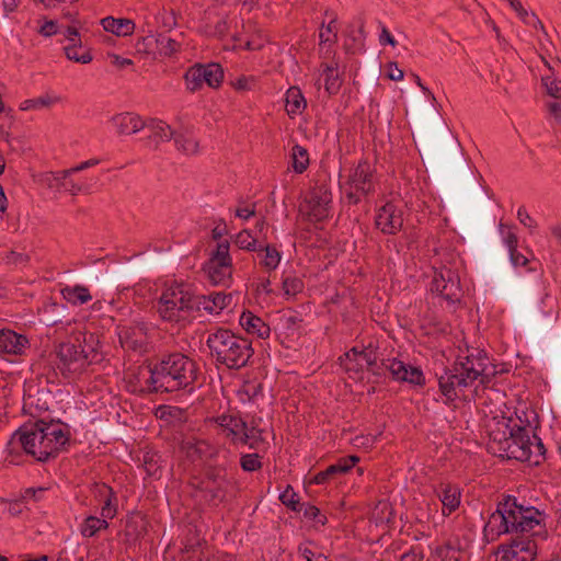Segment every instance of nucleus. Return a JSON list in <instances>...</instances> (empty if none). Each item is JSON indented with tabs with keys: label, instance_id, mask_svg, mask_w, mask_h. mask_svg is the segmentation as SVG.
<instances>
[{
	"label": "nucleus",
	"instance_id": "f257e3e1",
	"mask_svg": "<svg viewBox=\"0 0 561 561\" xmlns=\"http://www.w3.org/2000/svg\"><path fill=\"white\" fill-rule=\"evenodd\" d=\"M149 377L145 380L149 393H171L193 389L198 366L181 352L163 354L147 362Z\"/></svg>",
	"mask_w": 561,
	"mask_h": 561
},
{
	"label": "nucleus",
	"instance_id": "f03ea898",
	"mask_svg": "<svg viewBox=\"0 0 561 561\" xmlns=\"http://www.w3.org/2000/svg\"><path fill=\"white\" fill-rule=\"evenodd\" d=\"M14 437L23 450L39 462H47L55 459L60 453L66 451L70 442L68 425L55 421L24 423L15 433Z\"/></svg>",
	"mask_w": 561,
	"mask_h": 561
},
{
	"label": "nucleus",
	"instance_id": "7ed1b4c3",
	"mask_svg": "<svg viewBox=\"0 0 561 561\" xmlns=\"http://www.w3.org/2000/svg\"><path fill=\"white\" fill-rule=\"evenodd\" d=\"M542 528V512L534 506H525L518 503L513 495H506L499 502L495 512H493L483 533L485 537L495 540L503 534L528 533L536 535L535 528Z\"/></svg>",
	"mask_w": 561,
	"mask_h": 561
},
{
	"label": "nucleus",
	"instance_id": "20e7f679",
	"mask_svg": "<svg viewBox=\"0 0 561 561\" xmlns=\"http://www.w3.org/2000/svg\"><path fill=\"white\" fill-rule=\"evenodd\" d=\"M206 345L217 364L239 370L248 366L254 355L252 342L226 328L209 332Z\"/></svg>",
	"mask_w": 561,
	"mask_h": 561
},
{
	"label": "nucleus",
	"instance_id": "39448f33",
	"mask_svg": "<svg viewBox=\"0 0 561 561\" xmlns=\"http://www.w3.org/2000/svg\"><path fill=\"white\" fill-rule=\"evenodd\" d=\"M488 357L483 355L473 360V354L463 359H457L451 369L445 368L444 374L438 377V386L442 394L446 398V403L453 402L458 398L457 389L462 390L471 386L480 375L486 369Z\"/></svg>",
	"mask_w": 561,
	"mask_h": 561
},
{
	"label": "nucleus",
	"instance_id": "423d86ee",
	"mask_svg": "<svg viewBox=\"0 0 561 561\" xmlns=\"http://www.w3.org/2000/svg\"><path fill=\"white\" fill-rule=\"evenodd\" d=\"M201 310L199 295H194L184 284L168 288L160 297L158 312L170 322L184 320L190 312Z\"/></svg>",
	"mask_w": 561,
	"mask_h": 561
},
{
	"label": "nucleus",
	"instance_id": "0eeeda50",
	"mask_svg": "<svg viewBox=\"0 0 561 561\" xmlns=\"http://www.w3.org/2000/svg\"><path fill=\"white\" fill-rule=\"evenodd\" d=\"M230 483L231 480L228 478L225 466L207 465L203 470L202 478L194 484V488L205 494V499L209 504L217 506L226 501Z\"/></svg>",
	"mask_w": 561,
	"mask_h": 561
},
{
	"label": "nucleus",
	"instance_id": "6e6552de",
	"mask_svg": "<svg viewBox=\"0 0 561 561\" xmlns=\"http://www.w3.org/2000/svg\"><path fill=\"white\" fill-rule=\"evenodd\" d=\"M203 271L214 285L228 287L231 284L233 265L228 240L217 243L216 249L210 253L209 259L204 264Z\"/></svg>",
	"mask_w": 561,
	"mask_h": 561
},
{
	"label": "nucleus",
	"instance_id": "1a4fd4ad",
	"mask_svg": "<svg viewBox=\"0 0 561 561\" xmlns=\"http://www.w3.org/2000/svg\"><path fill=\"white\" fill-rule=\"evenodd\" d=\"M116 333L122 347L144 355L150 351L149 325L144 321L118 324Z\"/></svg>",
	"mask_w": 561,
	"mask_h": 561
},
{
	"label": "nucleus",
	"instance_id": "9d476101",
	"mask_svg": "<svg viewBox=\"0 0 561 561\" xmlns=\"http://www.w3.org/2000/svg\"><path fill=\"white\" fill-rule=\"evenodd\" d=\"M531 447L529 430L526 426L514 424L508 428V437L504 436V443H501L500 450H503L508 459L531 461Z\"/></svg>",
	"mask_w": 561,
	"mask_h": 561
},
{
	"label": "nucleus",
	"instance_id": "9b49d317",
	"mask_svg": "<svg viewBox=\"0 0 561 561\" xmlns=\"http://www.w3.org/2000/svg\"><path fill=\"white\" fill-rule=\"evenodd\" d=\"M208 423L213 425L217 436L227 439L233 446L240 445L242 433L247 430V422L239 413H222L210 417Z\"/></svg>",
	"mask_w": 561,
	"mask_h": 561
},
{
	"label": "nucleus",
	"instance_id": "f8f14e48",
	"mask_svg": "<svg viewBox=\"0 0 561 561\" xmlns=\"http://www.w3.org/2000/svg\"><path fill=\"white\" fill-rule=\"evenodd\" d=\"M308 205V216L312 221H322L329 217L332 204V193L330 185L325 182H316L306 198Z\"/></svg>",
	"mask_w": 561,
	"mask_h": 561
},
{
	"label": "nucleus",
	"instance_id": "ddd939ff",
	"mask_svg": "<svg viewBox=\"0 0 561 561\" xmlns=\"http://www.w3.org/2000/svg\"><path fill=\"white\" fill-rule=\"evenodd\" d=\"M56 354L59 359L58 368L64 376L81 373L90 366L87 355L81 353L80 345L77 343L59 344Z\"/></svg>",
	"mask_w": 561,
	"mask_h": 561
},
{
	"label": "nucleus",
	"instance_id": "4468645a",
	"mask_svg": "<svg viewBox=\"0 0 561 561\" xmlns=\"http://www.w3.org/2000/svg\"><path fill=\"white\" fill-rule=\"evenodd\" d=\"M431 291L439 295L449 304L460 300L461 288L458 275L450 268L443 267L435 272L431 283Z\"/></svg>",
	"mask_w": 561,
	"mask_h": 561
},
{
	"label": "nucleus",
	"instance_id": "2eb2a0df",
	"mask_svg": "<svg viewBox=\"0 0 561 561\" xmlns=\"http://www.w3.org/2000/svg\"><path fill=\"white\" fill-rule=\"evenodd\" d=\"M375 224L382 233L396 234L403 227L402 210L392 202H388L379 208Z\"/></svg>",
	"mask_w": 561,
	"mask_h": 561
},
{
	"label": "nucleus",
	"instance_id": "dca6fc26",
	"mask_svg": "<svg viewBox=\"0 0 561 561\" xmlns=\"http://www.w3.org/2000/svg\"><path fill=\"white\" fill-rule=\"evenodd\" d=\"M389 373L398 381H405L415 386H424L425 377L421 368L404 364L401 360L392 358L389 360Z\"/></svg>",
	"mask_w": 561,
	"mask_h": 561
},
{
	"label": "nucleus",
	"instance_id": "f3484780",
	"mask_svg": "<svg viewBox=\"0 0 561 561\" xmlns=\"http://www.w3.org/2000/svg\"><path fill=\"white\" fill-rule=\"evenodd\" d=\"M347 184L366 196L374 191L373 170L367 160H360L350 174Z\"/></svg>",
	"mask_w": 561,
	"mask_h": 561
},
{
	"label": "nucleus",
	"instance_id": "a211bd4d",
	"mask_svg": "<svg viewBox=\"0 0 561 561\" xmlns=\"http://www.w3.org/2000/svg\"><path fill=\"white\" fill-rule=\"evenodd\" d=\"M28 339L10 329L0 330V355H22Z\"/></svg>",
	"mask_w": 561,
	"mask_h": 561
},
{
	"label": "nucleus",
	"instance_id": "6ab92c4d",
	"mask_svg": "<svg viewBox=\"0 0 561 561\" xmlns=\"http://www.w3.org/2000/svg\"><path fill=\"white\" fill-rule=\"evenodd\" d=\"M93 492L101 504V516L105 520L114 518L117 512V497L113 489L105 483H94Z\"/></svg>",
	"mask_w": 561,
	"mask_h": 561
},
{
	"label": "nucleus",
	"instance_id": "aec40b11",
	"mask_svg": "<svg viewBox=\"0 0 561 561\" xmlns=\"http://www.w3.org/2000/svg\"><path fill=\"white\" fill-rule=\"evenodd\" d=\"M542 528L536 527L535 531H538V534L534 535L531 531L528 533H519L516 534L517 542L520 549L519 556L520 561H534L537 556L538 546L534 537L540 536L543 533H546V524H545V514L542 513Z\"/></svg>",
	"mask_w": 561,
	"mask_h": 561
},
{
	"label": "nucleus",
	"instance_id": "412c9836",
	"mask_svg": "<svg viewBox=\"0 0 561 561\" xmlns=\"http://www.w3.org/2000/svg\"><path fill=\"white\" fill-rule=\"evenodd\" d=\"M239 323L247 333L255 334L260 339H267L271 334L270 325L251 311H243L240 316Z\"/></svg>",
	"mask_w": 561,
	"mask_h": 561
},
{
	"label": "nucleus",
	"instance_id": "4be33fe9",
	"mask_svg": "<svg viewBox=\"0 0 561 561\" xmlns=\"http://www.w3.org/2000/svg\"><path fill=\"white\" fill-rule=\"evenodd\" d=\"M82 340L79 336L76 337V342L80 345L81 353L87 355L89 364L99 363L102 358L100 352V341L98 335L91 332L80 333Z\"/></svg>",
	"mask_w": 561,
	"mask_h": 561
},
{
	"label": "nucleus",
	"instance_id": "5701e85b",
	"mask_svg": "<svg viewBox=\"0 0 561 561\" xmlns=\"http://www.w3.org/2000/svg\"><path fill=\"white\" fill-rule=\"evenodd\" d=\"M437 495L443 503V514L448 516L455 512L460 504V490L456 485L442 484L437 490Z\"/></svg>",
	"mask_w": 561,
	"mask_h": 561
},
{
	"label": "nucleus",
	"instance_id": "b1692460",
	"mask_svg": "<svg viewBox=\"0 0 561 561\" xmlns=\"http://www.w3.org/2000/svg\"><path fill=\"white\" fill-rule=\"evenodd\" d=\"M147 533V520L140 513L130 514L125 523L124 536L127 541L135 542Z\"/></svg>",
	"mask_w": 561,
	"mask_h": 561
},
{
	"label": "nucleus",
	"instance_id": "393cba45",
	"mask_svg": "<svg viewBox=\"0 0 561 561\" xmlns=\"http://www.w3.org/2000/svg\"><path fill=\"white\" fill-rule=\"evenodd\" d=\"M201 298V309H204L208 312H216L219 313V311L228 308L233 300V297L231 294H225V293H213L208 296H199Z\"/></svg>",
	"mask_w": 561,
	"mask_h": 561
},
{
	"label": "nucleus",
	"instance_id": "a878e982",
	"mask_svg": "<svg viewBox=\"0 0 561 561\" xmlns=\"http://www.w3.org/2000/svg\"><path fill=\"white\" fill-rule=\"evenodd\" d=\"M183 449L186 456L192 460L209 458L215 455L214 447L204 439H192L183 443Z\"/></svg>",
	"mask_w": 561,
	"mask_h": 561
},
{
	"label": "nucleus",
	"instance_id": "bb28decb",
	"mask_svg": "<svg viewBox=\"0 0 561 561\" xmlns=\"http://www.w3.org/2000/svg\"><path fill=\"white\" fill-rule=\"evenodd\" d=\"M119 134L130 135L145 128L140 116L133 113H123L114 117Z\"/></svg>",
	"mask_w": 561,
	"mask_h": 561
},
{
	"label": "nucleus",
	"instance_id": "cd10ccee",
	"mask_svg": "<svg viewBox=\"0 0 561 561\" xmlns=\"http://www.w3.org/2000/svg\"><path fill=\"white\" fill-rule=\"evenodd\" d=\"M101 24L106 32H111L116 36L130 35L135 30V23L129 19L107 16L102 19Z\"/></svg>",
	"mask_w": 561,
	"mask_h": 561
},
{
	"label": "nucleus",
	"instance_id": "c85d7f7f",
	"mask_svg": "<svg viewBox=\"0 0 561 561\" xmlns=\"http://www.w3.org/2000/svg\"><path fill=\"white\" fill-rule=\"evenodd\" d=\"M286 112L293 117L301 114L307 107L306 99L298 87H290L286 92Z\"/></svg>",
	"mask_w": 561,
	"mask_h": 561
},
{
	"label": "nucleus",
	"instance_id": "c756f323",
	"mask_svg": "<svg viewBox=\"0 0 561 561\" xmlns=\"http://www.w3.org/2000/svg\"><path fill=\"white\" fill-rule=\"evenodd\" d=\"M145 128L149 131L148 139L153 140L156 146L161 141H169L174 135L171 127L162 121L151 119Z\"/></svg>",
	"mask_w": 561,
	"mask_h": 561
},
{
	"label": "nucleus",
	"instance_id": "7c9ffc66",
	"mask_svg": "<svg viewBox=\"0 0 561 561\" xmlns=\"http://www.w3.org/2000/svg\"><path fill=\"white\" fill-rule=\"evenodd\" d=\"M393 518V507L386 500L378 501L370 513V520H373L376 526L388 525L392 523Z\"/></svg>",
	"mask_w": 561,
	"mask_h": 561
},
{
	"label": "nucleus",
	"instance_id": "2f4dec72",
	"mask_svg": "<svg viewBox=\"0 0 561 561\" xmlns=\"http://www.w3.org/2000/svg\"><path fill=\"white\" fill-rule=\"evenodd\" d=\"M263 432L264 431L253 422L250 425L247 423V430L242 433L240 445L248 446L250 449L254 450L260 449L262 445L266 444Z\"/></svg>",
	"mask_w": 561,
	"mask_h": 561
},
{
	"label": "nucleus",
	"instance_id": "473e14b6",
	"mask_svg": "<svg viewBox=\"0 0 561 561\" xmlns=\"http://www.w3.org/2000/svg\"><path fill=\"white\" fill-rule=\"evenodd\" d=\"M61 294L72 305H83L92 299L89 289L81 285L66 286Z\"/></svg>",
	"mask_w": 561,
	"mask_h": 561
},
{
	"label": "nucleus",
	"instance_id": "72a5a7b5",
	"mask_svg": "<svg viewBox=\"0 0 561 561\" xmlns=\"http://www.w3.org/2000/svg\"><path fill=\"white\" fill-rule=\"evenodd\" d=\"M202 71H204V83L213 89L220 87L224 80V69L219 64L210 62L202 65Z\"/></svg>",
	"mask_w": 561,
	"mask_h": 561
},
{
	"label": "nucleus",
	"instance_id": "f704fd0d",
	"mask_svg": "<svg viewBox=\"0 0 561 561\" xmlns=\"http://www.w3.org/2000/svg\"><path fill=\"white\" fill-rule=\"evenodd\" d=\"M358 461L359 457L356 455L341 457L335 463L325 469L327 474L334 480L337 476L346 474Z\"/></svg>",
	"mask_w": 561,
	"mask_h": 561
},
{
	"label": "nucleus",
	"instance_id": "c9c22d12",
	"mask_svg": "<svg viewBox=\"0 0 561 561\" xmlns=\"http://www.w3.org/2000/svg\"><path fill=\"white\" fill-rule=\"evenodd\" d=\"M176 148L185 154H195L198 151V140L192 133H178L173 135Z\"/></svg>",
	"mask_w": 561,
	"mask_h": 561
},
{
	"label": "nucleus",
	"instance_id": "e433bc0d",
	"mask_svg": "<svg viewBox=\"0 0 561 561\" xmlns=\"http://www.w3.org/2000/svg\"><path fill=\"white\" fill-rule=\"evenodd\" d=\"M322 75L324 76V88L325 91L332 95L339 92L342 81L339 77L337 68L322 64Z\"/></svg>",
	"mask_w": 561,
	"mask_h": 561
},
{
	"label": "nucleus",
	"instance_id": "4c0bfd02",
	"mask_svg": "<svg viewBox=\"0 0 561 561\" xmlns=\"http://www.w3.org/2000/svg\"><path fill=\"white\" fill-rule=\"evenodd\" d=\"M259 253L264 252V259L261 261V265L267 271H274L277 268L280 262V252L273 244L260 245L256 250Z\"/></svg>",
	"mask_w": 561,
	"mask_h": 561
},
{
	"label": "nucleus",
	"instance_id": "58836bf2",
	"mask_svg": "<svg viewBox=\"0 0 561 561\" xmlns=\"http://www.w3.org/2000/svg\"><path fill=\"white\" fill-rule=\"evenodd\" d=\"M154 39L156 48L161 56L171 57L179 51L180 44L168 34H159Z\"/></svg>",
	"mask_w": 561,
	"mask_h": 561
},
{
	"label": "nucleus",
	"instance_id": "ea45409f",
	"mask_svg": "<svg viewBox=\"0 0 561 561\" xmlns=\"http://www.w3.org/2000/svg\"><path fill=\"white\" fill-rule=\"evenodd\" d=\"M204 71H202V64H196L188 68L184 75L186 88L191 92H196L202 89L204 81Z\"/></svg>",
	"mask_w": 561,
	"mask_h": 561
},
{
	"label": "nucleus",
	"instance_id": "a19ab883",
	"mask_svg": "<svg viewBox=\"0 0 561 561\" xmlns=\"http://www.w3.org/2000/svg\"><path fill=\"white\" fill-rule=\"evenodd\" d=\"M523 549L517 542V537H513L508 543L499 547L497 561H520L519 551Z\"/></svg>",
	"mask_w": 561,
	"mask_h": 561
},
{
	"label": "nucleus",
	"instance_id": "79ce46f5",
	"mask_svg": "<svg viewBox=\"0 0 561 561\" xmlns=\"http://www.w3.org/2000/svg\"><path fill=\"white\" fill-rule=\"evenodd\" d=\"M293 169L296 173H304L309 165V153L307 149L300 145L291 148Z\"/></svg>",
	"mask_w": 561,
	"mask_h": 561
},
{
	"label": "nucleus",
	"instance_id": "37998d69",
	"mask_svg": "<svg viewBox=\"0 0 561 561\" xmlns=\"http://www.w3.org/2000/svg\"><path fill=\"white\" fill-rule=\"evenodd\" d=\"M81 47H82L81 38H78V41L75 43H70L69 45H67L64 48L66 57L69 60L75 61V62H80V64L91 62L93 57H92L90 50H85L82 54L78 53V49Z\"/></svg>",
	"mask_w": 561,
	"mask_h": 561
},
{
	"label": "nucleus",
	"instance_id": "c03bdc74",
	"mask_svg": "<svg viewBox=\"0 0 561 561\" xmlns=\"http://www.w3.org/2000/svg\"><path fill=\"white\" fill-rule=\"evenodd\" d=\"M107 527L108 523L103 517L99 518L95 516H89L81 525V535L83 537L90 538L93 537L99 530L106 529Z\"/></svg>",
	"mask_w": 561,
	"mask_h": 561
},
{
	"label": "nucleus",
	"instance_id": "a18cd8bd",
	"mask_svg": "<svg viewBox=\"0 0 561 561\" xmlns=\"http://www.w3.org/2000/svg\"><path fill=\"white\" fill-rule=\"evenodd\" d=\"M59 98H51L48 94L41 95L35 99H28L21 103L20 110L22 111H28V110H37L42 107H49L56 102H59Z\"/></svg>",
	"mask_w": 561,
	"mask_h": 561
},
{
	"label": "nucleus",
	"instance_id": "49530a36",
	"mask_svg": "<svg viewBox=\"0 0 561 561\" xmlns=\"http://www.w3.org/2000/svg\"><path fill=\"white\" fill-rule=\"evenodd\" d=\"M233 243L239 250H247L249 252L257 250V240L245 229L234 236Z\"/></svg>",
	"mask_w": 561,
	"mask_h": 561
},
{
	"label": "nucleus",
	"instance_id": "de8ad7c7",
	"mask_svg": "<svg viewBox=\"0 0 561 561\" xmlns=\"http://www.w3.org/2000/svg\"><path fill=\"white\" fill-rule=\"evenodd\" d=\"M435 556L440 561H460V549L456 548L450 541L435 548Z\"/></svg>",
	"mask_w": 561,
	"mask_h": 561
},
{
	"label": "nucleus",
	"instance_id": "09e8293b",
	"mask_svg": "<svg viewBox=\"0 0 561 561\" xmlns=\"http://www.w3.org/2000/svg\"><path fill=\"white\" fill-rule=\"evenodd\" d=\"M279 501L293 512H301L305 506V503H300L297 499V494L291 485H287L280 493Z\"/></svg>",
	"mask_w": 561,
	"mask_h": 561
},
{
	"label": "nucleus",
	"instance_id": "8fccbe9b",
	"mask_svg": "<svg viewBox=\"0 0 561 561\" xmlns=\"http://www.w3.org/2000/svg\"><path fill=\"white\" fill-rule=\"evenodd\" d=\"M261 456L257 453L244 454L240 457V467L245 472H253L262 469Z\"/></svg>",
	"mask_w": 561,
	"mask_h": 561
},
{
	"label": "nucleus",
	"instance_id": "3c124183",
	"mask_svg": "<svg viewBox=\"0 0 561 561\" xmlns=\"http://www.w3.org/2000/svg\"><path fill=\"white\" fill-rule=\"evenodd\" d=\"M304 287L302 279L297 276H286L283 279V290L287 296H296L302 291Z\"/></svg>",
	"mask_w": 561,
	"mask_h": 561
},
{
	"label": "nucleus",
	"instance_id": "603ef678",
	"mask_svg": "<svg viewBox=\"0 0 561 561\" xmlns=\"http://www.w3.org/2000/svg\"><path fill=\"white\" fill-rule=\"evenodd\" d=\"M302 512L305 518L314 522L316 525L324 526L328 523L327 516L322 514L317 506L310 503H305Z\"/></svg>",
	"mask_w": 561,
	"mask_h": 561
},
{
	"label": "nucleus",
	"instance_id": "864d4df0",
	"mask_svg": "<svg viewBox=\"0 0 561 561\" xmlns=\"http://www.w3.org/2000/svg\"><path fill=\"white\" fill-rule=\"evenodd\" d=\"M541 81L548 95L561 100V80L552 76H546L542 77Z\"/></svg>",
	"mask_w": 561,
	"mask_h": 561
},
{
	"label": "nucleus",
	"instance_id": "5fc2aeb1",
	"mask_svg": "<svg viewBox=\"0 0 561 561\" xmlns=\"http://www.w3.org/2000/svg\"><path fill=\"white\" fill-rule=\"evenodd\" d=\"M378 347L374 345L373 343H369L367 346L363 347V353L360 356V362L363 365L365 364L366 367L374 366L375 362L378 360Z\"/></svg>",
	"mask_w": 561,
	"mask_h": 561
},
{
	"label": "nucleus",
	"instance_id": "6e6d98bb",
	"mask_svg": "<svg viewBox=\"0 0 561 561\" xmlns=\"http://www.w3.org/2000/svg\"><path fill=\"white\" fill-rule=\"evenodd\" d=\"M339 362H340L341 367L347 373L358 374V373L363 371V369H364V365L360 362V358L351 357L347 359H343V356H340Z\"/></svg>",
	"mask_w": 561,
	"mask_h": 561
},
{
	"label": "nucleus",
	"instance_id": "4d7b16f0",
	"mask_svg": "<svg viewBox=\"0 0 561 561\" xmlns=\"http://www.w3.org/2000/svg\"><path fill=\"white\" fill-rule=\"evenodd\" d=\"M534 437L536 439V444H533L535 450H533V457L530 462L534 463L535 466H538L545 460L546 448L539 437H537L536 435H534Z\"/></svg>",
	"mask_w": 561,
	"mask_h": 561
},
{
	"label": "nucleus",
	"instance_id": "13d9d810",
	"mask_svg": "<svg viewBox=\"0 0 561 561\" xmlns=\"http://www.w3.org/2000/svg\"><path fill=\"white\" fill-rule=\"evenodd\" d=\"M282 321L284 322V328L288 331H295L298 328V324L302 322V319L297 312H289L288 314H284L282 317Z\"/></svg>",
	"mask_w": 561,
	"mask_h": 561
},
{
	"label": "nucleus",
	"instance_id": "bf43d9fd",
	"mask_svg": "<svg viewBox=\"0 0 561 561\" xmlns=\"http://www.w3.org/2000/svg\"><path fill=\"white\" fill-rule=\"evenodd\" d=\"M30 261V256L25 253H19L15 251H10L5 256L7 264L12 265H25Z\"/></svg>",
	"mask_w": 561,
	"mask_h": 561
},
{
	"label": "nucleus",
	"instance_id": "052dcab7",
	"mask_svg": "<svg viewBox=\"0 0 561 561\" xmlns=\"http://www.w3.org/2000/svg\"><path fill=\"white\" fill-rule=\"evenodd\" d=\"M144 468H145L146 472L148 473V476H151V477L157 476V473L160 469V465L154 455H151V456L146 455L145 456Z\"/></svg>",
	"mask_w": 561,
	"mask_h": 561
},
{
	"label": "nucleus",
	"instance_id": "680f3d73",
	"mask_svg": "<svg viewBox=\"0 0 561 561\" xmlns=\"http://www.w3.org/2000/svg\"><path fill=\"white\" fill-rule=\"evenodd\" d=\"M254 82L255 81L252 77L241 76L232 82V85L237 91H250L252 90Z\"/></svg>",
	"mask_w": 561,
	"mask_h": 561
},
{
	"label": "nucleus",
	"instance_id": "e2e57ef3",
	"mask_svg": "<svg viewBox=\"0 0 561 561\" xmlns=\"http://www.w3.org/2000/svg\"><path fill=\"white\" fill-rule=\"evenodd\" d=\"M389 360H391V359L390 358L382 359L380 363H378V360H376L374 366L371 365V366L367 367V370L378 377L385 376L386 371H389V368H388Z\"/></svg>",
	"mask_w": 561,
	"mask_h": 561
},
{
	"label": "nucleus",
	"instance_id": "0e129e2a",
	"mask_svg": "<svg viewBox=\"0 0 561 561\" xmlns=\"http://www.w3.org/2000/svg\"><path fill=\"white\" fill-rule=\"evenodd\" d=\"M62 173V181L61 186L65 191L70 192L72 195H76L78 192L82 190V186L79 184H76L72 180L68 179L69 175H65L64 171Z\"/></svg>",
	"mask_w": 561,
	"mask_h": 561
},
{
	"label": "nucleus",
	"instance_id": "69168bd1",
	"mask_svg": "<svg viewBox=\"0 0 561 561\" xmlns=\"http://www.w3.org/2000/svg\"><path fill=\"white\" fill-rule=\"evenodd\" d=\"M424 554L422 550L412 547L408 552L403 553L400 561H422Z\"/></svg>",
	"mask_w": 561,
	"mask_h": 561
},
{
	"label": "nucleus",
	"instance_id": "338daca9",
	"mask_svg": "<svg viewBox=\"0 0 561 561\" xmlns=\"http://www.w3.org/2000/svg\"><path fill=\"white\" fill-rule=\"evenodd\" d=\"M46 488H27L23 491L22 497L24 500L26 499H33L35 501H38L42 496V494L46 491Z\"/></svg>",
	"mask_w": 561,
	"mask_h": 561
},
{
	"label": "nucleus",
	"instance_id": "774afa93",
	"mask_svg": "<svg viewBox=\"0 0 561 561\" xmlns=\"http://www.w3.org/2000/svg\"><path fill=\"white\" fill-rule=\"evenodd\" d=\"M38 32L45 37L55 35L57 33V22L54 20L46 21Z\"/></svg>",
	"mask_w": 561,
	"mask_h": 561
}]
</instances>
